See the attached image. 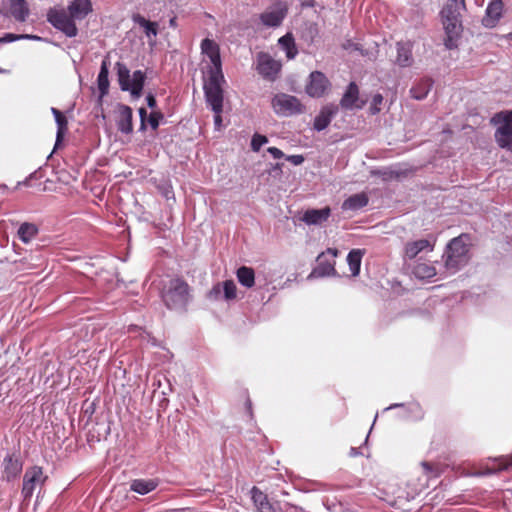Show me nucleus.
<instances>
[{"label":"nucleus","instance_id":"f257e3e1","mask_svg":"<svg viewBox=\"0 0 512 512\" xmlns=\"http://www.w3.org/2000/svg\"><path fill=\"white\" fill-rule=\"evenodd\" d=\"M465 8V4L449 2L441 11L442 23L446 33L445 46L448 49L456 47V39L462 31L460 11Z\"/></svg>","mask_w":512,"mask_h":512},{"label":"nucleus","instance_id":"f03ea898","mask_svg":"<svg viewBox=\"0 0 512 512\" xmlns=\"http://www.w3.org/2000/svg\"><path fill=\"white\" fill-rule=\"evenodd\" d=\"M469 237L462 234L453 238L447 245L443 255L445 268L450 273H455L467 264L469 260Z\"/></svg>","mask_w":512,"mask_h":512},{"label":"nucleus","instance_id":"7ed1b4c3","mask_svg":"<svg viewBox=\"0 0 512 512\" xmlns=\"http://www.w3.org/2000/svg\"><path fill=\"white\" fill-rule=\"evenodd\" d=\"M162 299L169 309H184L190 299L188 284L179 278L170 280L162 292Z\"/></svg>","mask_w":512,"mask_h":512},{"label":"nucleus","instance_id":"20e7f679","mask_svg":"<svg viewBox=\"0 0 512 512\" xmlns=\"http://www.w3.org/2000/svg\"><path fill=\"white\" fill-rule=\"evenodd\" d=\"M208 76L204 82V93L205 99L212 109L213 112L223 111V88L222 85L225 83L223 73L207 72Z\"/></svg>","mask_w":512,"mask_h":512},{"label":"nucleus","instance_id":"39448f33","mask_svg":"<svg viewBox=\"0 0 512 512\" xmlns=\"http://www.w3.org/2000/svg\"><path fill=\"white\" fill-rule=\"evenodd\" d=\"M116 69L121 89L129 91L134 97H139L144 87L145 73L137 70L131 76L127 66L121 62L116 63Z\"/></svg>","mask_w":512,"mask_h":512},{"label":"nucleus","instance_id":"423d86ee","mask_svg":"<svg viewBox=\"0 0 512 512\" xmlns=\"http://www.w3.org/2000/svg\"><path fill=\"white\" fill-rule=\"evenodd\" d=\"M271 106L276 115L290 117L304 112V106L300 100L290 94L277 93L271 100Z\"/></svg>","mask_w":512,"mask_h":512},{"label":"nucleus","instance_id":"0eeeda50","mask_svg":"<svg viewBox=\"0 0 512 512\" xmlns=\"http://www.w3.org/2000/svg\"><path fill=\"white\" fill-rule=\"evenodd\" d=\"M493 121L499 125L495 132L497 144L512 152V110L496 114Z\"/></svg>","mask_w":512,"mask_h":512},{"label":"nucleus","instance_id":"6e6552de","mask_svg":"<svg viewBox=\"0 0 512 512\" xmlns=\"http://www.w3.org/2000/svg\"><path fill=\"white\" fill-rule=\"evenodd\" d=\"M47 20L67 37H75L77 35L78 29L74 22L75 19L64 9H50L47 14Z\"/></svg>","mask_w":512,"mask_h":512},{"label":"nucleus","instance_id":"1a4fd4ad","mask_svg":"<svg viewBox=\"0 0 512 512\" xmlns=\"http://www.w3.org/2000/svg\"><path fill=\"white\" fill-rule=\"evenodd\" d=\"M43 469L39 466H33L25 471L23 476L22 495L25 500L30 499L38 487H41L46 481Z\"/></svg>","mask_w":512,"mask_h":512},{"label":"nucleus","instance_id":"9d476101","mask_svg":"<svg viewBox=\"0 0 512 512\" xmlns=\"http://www.w3.org/2000/svg\"><path fill=\"white\" fill-rule=\"evenodd\" d=\"M338 255V250L335 248H328L325 252L321 253L317 258V266L312 270L308 278H319L334 275L335 261L333 260Z\"/></svg>","mask_w":512,"mask_h":512},{"label":"nucleus","instance_id":"9b49d317","mask_svg":"<svg viewBox=\"0 0 512 512\" xmlns=\"http://www.w3.org/2000/svg\"><path fill=\"white\" fill-rule=\"evenodd\" d=\"M281 63L273 59L269 54L261 52L257 55V71L265 79L274 81L280 70Z\"/></svg>","mask_w":512,"mask_h":512},{"label":"nucleus","instance_id":"f8f14e48","mask_svg":"<svg viewBox=\"0 0 512 512\" xmlns=\"http://www.w3.org/2000/svg\"><path fill=\"white\" fill-rule=\"evenodd\" d=\"M115 122L118 130L126 135L133 132V111L132 109L124 104H117L115 108Z\"/></svg>","mask_w":512,"mask_h":512},{"label":"nucleus","instance_id":"ddd939ff","mask_svg":"<svg viewBox=\"0 0 512 512\" xmlns=\"http://www.w3.org/2000/svg\"><path fill=\"white\" fill-rule=\"evenodd\" d=\"M201 51L211 61L212 66L209 68L208 72H215L217 70L219 73H222L220 49L218 44L214 40L205 38L201 42Z\"/></svg>","mask_w":512,"mask_h":512},{"label":"nucleus","instance_id":"4468645a","mask_svg":"<svg viewBox=\"0 0 512 512\" xmlns=\"http://www.w3.org/2000/svg\"><path fill=\"white\" fill-rule=\"evenodd\" d=\"M366 101L359 98L358 86L351 82L343 97L341 98L340 105L342 108L347 110L362 109Z\"/></svg>","mask_w":512,"mask_h":512},{"label":"nucleus","instance_id":"2eb2a0df","mask_svg":"<svg viewBox=\"0 0 512 512\" xmlns=\"http://www.w3.org/2000/svg\"><path fill=\"white\" fill-rule=\"evenodd\" d=\"M287 14V8L282 4H278L260 15V20L267 27H278L283 22Z\"/></svg>","mask_w":512,"mask_h":512},{"label":"nucleus","instance_id":"dca6fc26","mask_svg":"<svg viewBox=\"0 0 512 512\" xmlns=\"http://www.w3.org/2000/svg\"><path fill=\"white\" fill-rule=\"evenodd\" d=\"M434 236H429L426 239H419L406 243L404 255L408 259H414L420 252L427 250L432 251L435 246Z\"/></svg>","mask_w":512,"mask_h":512},{"label":"nucleus","instance_id":"f3484780","mask_svg":"<svg viewBox=\"0 0 512 512\" xmlns=\"http://www.w3.org/2000/svg\"><path fill=\"white\" fill-rule=\"evenodd\" d=\"M328 79L326 76L318 71L310 74L309 84L306 86V92L312 97H321L328 88Z\"/></svg>","mask_w":512,"mask_h":512},{"label":"nucleus","instance_id":"a211bd4d","mask_svg":"<svg viewBox=\"0 0 512 512\" xmlns=\"http://www.w3.org/2000/svg\"><path fill=\"white\" fill-rule=\"evenodd\" d=\"M250 496L257 512H276L275 505L269 500L267 494L256 486L251 488Z\"/></svg>","mask_w":512,"mask_h":512},{"label":"nucleus","instance_id":"6ab92c4d","mask_svg":"<svg viewBox=\"0 0 512 512\" xmlns=\"http://www.w3.org/2000/svg\"><path fill=\"white\" fill-rule=\"evenodd\" d=\"M3 477L7 481H11L19 476L22 471V461L16 455H7L2 463Z\"/></svg>","mask_w":512,"mask_h":512},{"label":"nucleus","instance_id":"aec40b11","mask_svg":"<svg viewBox=\"0 0 512 512\" xmlns=\"http://www.w3.org/2000/svg\"><path fill=\"white\" fill-rule=\"evenodd\" d=\"M331 215V209L324 207L322 209H308L301 216L300 220L307 225H322Z\"/></svg>","mask_w":512,"mask_h":512},{"label":"nucleus","instance_id":"412c9836","mask_svg":"<svg viewBox=\"0 0 512 512\" xmlns=\"http://www.w3.org/2000/svg\"><path fill=\"white\" fill-rule=\"evenodd\" d=\"M337 112L338 107L333 104L323 107L314 119V129L317 131L324 130L330 124L332 118L337 114Z\"/></svg>","mask_w":512,"mask_h":512},{"label":"nucleus","instance_id":"4be33fe9","mask_svg":"<svg viewBox=\"0 0 512 512\" xmlns=\"http://www.w3.org/2000/svg\"><path fill=\"white\" fill-rule=\"evenodd\" d=\"M68 12L74 19H84L92 12V2L90 0H73L68 6Z\"/></svg>","mask_w":512,"mask_h":512},{"label":"nucleus","instance_id":"5701e85b","mask_svg":"<svg viewBox=\"0 0 512 512\" xmlns=\"http://www.w3.org/2000/svg\"><path fill=\"white\" fill-rule=\"evenodd\" d=\"M502 11L503 2L501 0L492 1L486 9V15L483 18V24L486 27H494L497 21L500 19Z\"/></svg>","mask_w":512,"mask_h":512},{"label":"nucleus","instance_id":"b1692460","mask_svg":"<svg viewBox=\"0 0 512 512\" xmlns=\"http://www.w3.org/2000/svg\"><path fill=\"white\" fill-rule=\"evenodd\" d=\"M368 197L365 193H357L348 197L342 204L345 211H357L368 204Z\"/></svg>","mask_w":512,"mask_h":512},{"label":"nucleus","instance_id":"393cba45","mask_svg":"<svg viewBox=\"0 0 512 512\" xmlns=\"http://www.w3.org/2000/svg\"><path fill=\"white\" fill-rule=\"evenodd\" d=\"M109 63L104 59L101 63L100 71L97 77L98 89L100 91V99L103 98L109 89Z\"/></svg>","mask_w":512,"mask_h":512},{"label":"nucleus","instance_id":"a878e982","mask_svg":"<svg viewBox=\"0 0 512 512\" xmlns=\"http://www.w3.org/2000/svg\"><path fill=\"white\" fill-rule=\"evenodd\" d=\"M433 86V81L430 78L421 79L416 85H414L410 93L416 100H423L430 92Z\"/></svg>","mask_w":512,"mask_h":512},{"label":"nucleus","instance_id":"bb28decb","mask_svg":"<svg viewBox=\"0 0 512 512\" xmlns=\"http://www.w3.org/2000/svg\"><path fill=\"white\" fill-rule=\"evenodd\" d=\"M158 483L153 479H135L132 481L130 488L132 491L145 495L153 491Z\"/></svg>","mask_w":512,"mask_h":512},{"label":"nucleus","instance_id":"cd10ccee","mask_svg":"<svg viewBox=\"0 0 512 512\" xmlns=\"http://www.w3.org/2000/svg\"><path fill=\"white\" fill-rule=\"evenodd\" d=\"M9 2L12 16L18 21H25L29 14L25 0H9Z\"/></svg>","mask_w":512,"mask_h":512},{"label":"nucleus","instance_id":"c85d7f7f","mask_svg":"<svg viewBox=\"0 0 512 512\" xmlns=\"http://www.w3.org/2000/svg\"><path fill=\"white\" fill-rule=\"evenodd\" d=\"M239 283L245 288H252L255 284V273L251 267L241 266L236 271Z\"/></svg>","mask_w":512,"mask_h":512},{"label":"nucleus","instance_id":"c756f323","mask_svg":"<svg viewBox=\"0 0 512 512\" xmlns=\"http://www.w3.org/2000/svg\"><path fill=\"white\" fill-rule=\"evenodd\" d=\"M278 44L281 49L285 51L288 59H294L298 54V50L292 34L287 33L286 35L280 37Z\"/></svg>","mask_w":512,"mask_h":512},{"label":"nucleus","instance_id":"7c9ffc66","mask_svg":"<svg viewBox=\"0 0 512 512\" xmlns=\"http://www.w3.org/2000/svg\"><path fill=\"white\" fill-rule=\"evenodd\" d=\"M363 255H364V250H361V249H353L348 253L347 262H348L351 274L354 277L359 275Z\"/></svg>","mask_w":512,"mask_h":512},{"label":"nucleus","instance_id":"2f4dec72","mask_svg":"<svg viewBox=\"0 0 512 512\" xmlns=\"http://www.w3.org/2000/svg\"><path fill=\"white\" fill-rule=\"evenodd\" d=\"M51 112L54 115L57 124V135H56V146L62 141L64 133L67 130V119L62 112L54 107L51 108Z\"/></svg>","mask_w":512,"mask_h":512},{"label":"nucleus","instance_id":"473e14b6","mask_svg":"<svg viewBox=\"0 0 512 512\" xmlns=\"http://www.w3.org/2000/svg\"><path fill=\"white\" fill-rule=\"evenodd\" d=\"M38 233V228L32 223H23L18 229V237L24 243H29Z\"/></svg>","mask_w":512,"mask_h":512},{"label":"nucleus","instance_id":"72a5a7b5","mask_svg":"<svg viewBox=\"0 0 512 512\" xmlns=\"http://www.w3.org/2000/svg\"><path fill=\"white\" fill-rule=\"evenodd\" d=\"M397 63L402 67H407L412 63L411 49L408 45L397 44Z\"/></svg>","mask_w":512,"mask_h":512},{"label":"nucleus","instance_id":"f704fd0d","mask_svg":"<svg viewBox=\"0 0 512 512\" xmlns=\"http://www.w3.org/2000/svg\"><path fill=\"white\" fill-rule=\"evenodd\" d=\"M413 273L419 279H430L436 275V269L430 264L419 263L413 268Z\"/></svg>","mask_w":512,"mask_h":512},{"label":"nucleus","instance_id":"c9c22d12","mask_svg":"<svg viewBox=\"0 0 512 512\" xmlns=\"http://www.w3.org/2000/svg\"><path fill=\"white\" fill-rule=\"evenodd\" d=\"M421 467L423 469V474L425 476L424 482L419 485L418 488H415V492H421L423 489L427 487L428 480L433 477H437L438 473L435 467H433L428 462H422Z\"/></svg>","mask_w":512,"mask_h":512},{"label":"nucleus","instance_id":"e433bc0d","mask_svg":"<svg viewBox=\"0 0 512 512\" xmlns=\"http://www.w3.org/2000/svg\"><path fill=\"white\" fill-rule=\"evenodd\" d=\"M222 285L223 299L226 301L234 300L237 296V287L233 280H226Z\"/></svg>","mask_w":512,"mask_h":512},{"label":"nucleus","instance_id":"4c0bfd02","mask_svg":"<svg viewBox=\"0 0 512 512\" xmlns=\"http://www.w3.org/2000/svg\"><path fill=\"white\" fill-rule=\"evenodd\" d=\"M134 20L144 28L147 37H155L157 35V23L146 20L141 16H137Z\"/></svg>","mask_w":512,"mask_h":512},{"label":"nucleus","instance_id":"58836bf2","mask_svg":"<svg viewBox=\"0 0 512 512\" xmlns=\"http://www.w3.org/2000/svg\"><path fill=\"white\" fill-rule=\"evenodd\" d=\"M496 462L499 463L497 467H493L490 472H496L500 470H512V455L511 456H501L495 459Z\"/></svg>","mask_w":512,"mask_h":512},{"label":"nucleus","instance_id":"ea45409f","mask_svg":"<svg viewBox=\"0 0 512 512\" xmlns=\"http://www.w3.org/2000/svg\"><path fill=\"white\" fill-rule=\"evenodd\" d=\"M36 39L39 40L40 37L32 36V35H15L12 33H7L3 37H0V43H10L18 39Z\"/></svg>","mask_w":512,"mask_h":512},{"label":"nucleus","instance_id":"a19ab883","mask_svg":"<svg viewBox=\"0 0 512 512\" xmlns=\"http://www.w3.org/2000/svg\"><path fill=\"white\" fill-rule=\"evenodd\" d=\"M268 142V139L264 135L254 134L251 140V148L253 151L258 152L260 148Z\"/></svg>","mask_w":512,"mask_h":512},{"label":"nucleus","instance_id":"79ce46f5","mask_svg":"<svg viewBox=\"0 0 512 512\" xmlns=\"http://www.w3.org/2000/svg\"><path fill=\"white\" fill-rule=\"evenodd\" d=\"M382 103H383V96L379 93L375 94L371 101L370 113L372 115L379 113L381 110Z\"/></svg>","mask_w":512,"mask_h":512},{"label":"nucleus","instance_id":"37998d69","mask_svg":"<svg viewBox=\"0 0 512 512\" xmlns=\"http://www.w3.org/2000/svg\"><path fill=\"white\" fill-rule=\"evenodd\" d=\"M207 298L213 301H217L223 298L221 283H217L211 288V290L207 293Z\"/></svg>","mask_w":512,"mask_h":512},{"label":"nucleus","instance_id":"c03bdc74","mask_svg":"<svg viewBox=\"0 0 512 512\" xmlns=\"http://www.w3.org/2000/svg\"><path fill=\"white\" fill-rule=\"evenodd\" d=\"M163 115L160 112H151L148 117V122L152 129L156 130L160 124V121L162 120Z\"/></svg>","mask_w":512,"mask_h":512},{"label":"nucleus","instance_id":"a18cd8bd","mask_svg":"<svg viewBox=\"0 0 512 512\" xmlns=\"http://www.w3.org/2000/svg\"><path fill=\"white\" fill-rule=\"evenodd\" d=\"M287 160L294 165H300L304 162V157L302 155H290Z\"/></svg>","mask_w":512,"mask_h":512},{"label":"nucleus","instance_id":"49530a36","mask_svg":"<svg viewBox=\"0 0 512 512\" xmlns=\"http://www.w3.org/2000/svg\"><path fill=\"white\" fill-rule=\"evenodd\" d=\"M267 151H268V152L272 155V157H273V158H275V159H280V158H282V157L284 156L283 152H282L280 149L276 148V147H269V148L267 149Z\"/></svg>","mask_w":512,"mask_h":512},{"label":"nucleus","instance_id":"de8ad7c7","mask_svg":"<svg viewBox=\"0 0 512 512\" xmlns=\"http://www.w3.org/2000/svg\"><path fill=\"white\" fill-rule=\"evenodd\" d=\"M221 113L222 112H214V124H215V128L217 130H220L221 128V125H222V117H221Z\"/></svg>","mask_w":512,"mask_h":512},{"label":"nucleus","instance_id":"09e8293b","mask_svg":"<svg viewBox=\"0 0 512 512\" xmlns=\"http://www.w3.org/2000/svg\"><path fill=\"white\" fill-rule=\"evenodd\" d=\"M139 115H140V118H141V126H140V129L141 130H144L145 129V118L147 116V111L145 108L141 107L139 109Z\"/></svg>","mask_w":512,"mask_h":512},{"label":"nucleus","instance_id":"8fccbe9b","mask_svg":"<svg viewBox=\"0 0 512 512\" xmlns=\"http://www.w3.org/2000/svg\"><path fill=\"white\" fill-rule=\"evenodd\" d=\"M146 100L150 108H154L156 106V99L152 94H148Z\"/></svg>","mask_w":512,"mask_h":512},{"label":"nucleus","instance_id":"3c124183","mask_svg":"<svg viewBox=\"0 0 512 512\" xmlns=\"http://www.w3.org/2000/svg\"><path fill=\"white\" fill-rule=\"evenodd\" d=\"M359 454H360V453H359V451H358V449H357V448H351V449H350V455H351V456H357V455H359Z\"/></svg>","mask_w":512,"mask_h":512},{"label":"nucleus","instance_id":"603ef678","mask_svg":"<svg viewBox=\"0 0 512 512\" xmlns=\"http://www.w3.org/2000/svg\"><path fill=\"white\" fill-rule=\"evenodd\" d=\"M399 406H401V404H392V405H390L389 407L385 408V411H387V410H391V409L396 408V407H399Z\"/></svg>","mask_w":512,"mask_h":512},{"label":"nucleus","instance_id":"864d4df0","mask_svg":"<svg viewBox=\"0 0 512 512\" xmlns=\"http://www.w3.org/2000/svg\"><path fill=\"white\" fill-rule=\"evenodd\" d=\"M449 2H455V3H461V4H465L464 3V0H448Z\"/></svg>","mask_w":512,"mask_h":512},{"label":"nucleus","instance_id":"5fc2aeb1","mask_svg":"<svg viewBox=\"0 0 512 512\" xmlns=\"http://www.w3.org/2000/svg\"><path fill=\"white\" fill-rule=\"evenodd\" d=\"M351 47H352V45L350 43L345 46V48H351Z\"/></svg>","mask_w":512,"mask_h":512}]
</instances>
